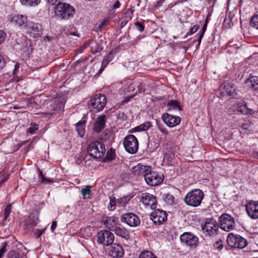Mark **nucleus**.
Here are the masks:
<instances>
[{
	"mask_svg": "<svg viewBox=\"0 0 258 258\" xmlns=\"http://www.w3.org/2000/svg\"><path fill=\"white\" fill-rule=\"evenodd\" d=\"M75 10L70 4L61 2L54 7V15L57 19H68L73 16Z\"/></svg>",
	"mask_w": 258,
	"mask_h": 258,
	"instance_id": "f257e3e1",
	"label": "nucleus"
},
{
	"mask_svg": "<svg viewBox=\"0 0 258 258\" xmlns=\"http://www.w3.org/2000/svg\"><path fill=\"white\" fill-rule=\"evenodd\" d=\"M204 194L200 189H195L189 191L184 198L185 203L191 207L200 206L204 198Z\"/></svg>",
	"mask_w": 258,
	"mask_h": 258,
	"instance_id": "f03ea898",
	"label": "nucleus"
},
{
	"mask_svg": "<svg viewBox=\"0 0 258 258\" xmlns=\"http://www.w3.org/2000/svg\"><path fill=\"white\" fill-rule=\"evenodd\" d=\"M88 152L92 157L99 159L103 157L106 150L104 145L102 142L95 141L91 142L89 145Z\"/></svg>",
	"mask_w": 258,
	"mask_h": 258,
	"instance_id": "7ed1b4c3",
	"label": "nucleus"
},
{
	"mask_svg": "<svg viewBox=\"0 0 258 258\" xmlns=\"http://www.w3.org/2000/svg\"><path fill=\"white\" fill-rule=\"evenodd\" d=\"M220 228L227 232L234 229L235 222L233 217L229 214H223L219 218Z\"/></svg>",
	"mask_w": 258,
	"mask_h": 258,
	"instance_id": "20e7f679",
	"label": "nucleus"
},
{
	"mask_svg": "<svg viewBox=\"0 0 258 258\" xmlns=\"http://www.w3.org/2000/svg\"><path fill=\"white\" fill-rule=\"evenodd\" d=\"M227 242L230 247L233 248H243L247 244L245 239L239 235H234L232 233L228 234Z\"/></svg>",
	"mask_w": 258,
	"mask_h": 258,
	"instance_id": "39448f33",
	"label": "nucleus"
},
{
	"mask_svg": "<svg viewBox=\"0 0 258 258\" xmlns=\"http://www.w3.org/2000/svg\"><path fill=\"white\" fill-rule=\"evenodd\" d=\"M123 146L125 150L130 154H135L137 152L139 148V142L137 138L133 135H129L124 139Z\"/></svg>",
	"mask_w": 258,
	"mask_h": 258,
	"instance_id": "423d86ee",
	"label": "nucleus"
},
{
	"mask_svg": "<svg viewBox=\"0 0 258 258\" xmlns=\"http://www.w3.org/2000/svg\"><path fill=\"white\" fill-rule=\"evenodd\" d=\"M106 103V97L103 94H97L90 99L89 106L97 111L102 110Z\"/></svg>",
	"mask_w": 258,
	"mask_h": 258,
	"instance_id": "0eeeda50",
	"label": "nucleus"
},
{
	"mask_svg": "<svg viewBox=\"0 0 258 258\" xmlns=\"http://www.w3.org/2000/svg\"><path fill=\"white\" fill-rule=\"evenodd\" d=\"M144 178L146 183L151 186L158 185L163 180L162 175L155 171H152L151 167L149 168V171L145 174Z\"/></svg>",
	"mask_w": 258,
	"mask_h": 258,
	"instance_id": "6e6552de",
	"label": "nucleus"
},
{
	"mask_svg": "<svg viewBox=\"0 0 258 258\" xmlns=\"http://www.w3.org/2000/svg\"><path fill=\"white\" fill-rule=\"evenodd\" d=\"M114 236L113 233L108 230H101L97 234L98 243L103 245H109L114 241Z\"/></svg>",
	"mask_w": 258,
	"mask_h": 258,
	"instance_id": "1a4fd4ad",
	"label": "nucleus"
},
{
	"mask_svg": "<svg viewBox=\"0 0 258 258\" xmlns=\"http://www.w3.org/2000/svg\"><path fill=\"white\" fill-rule=\"evenodd\" d=\"M219 224L213 218L207 219L203 229L205 230L210 236H214L218 234Z\"/></svg>",
	"mask_w": 258,
	"mask_h": 258,
	"instance_id": "9d476101",
	"label": "nucleus"
},
{
	"mask_svg": "<svg viewBox=\"0 0 258 258\" xmlns=\"http://www.w3.org/2000/svg\"><path fill=\"white\" fill-rule=\"evenodd\" d=\"M180 238L182 243L192 248H196L198 245V237L191 233L185 232L180 236Z\"/></svg>",
	"mask_w": 258,
	"mask_h": 258,
	"instance_id": "9b49d317",
	"label": "nucleus"
},
{
	"mask_svg": "<svg viewBox=\"0 0 258 258\" xmlns=\"http://www.w3.org/2000/svg\"><path fill=\"white\" fill-rule=\"evenodd\" d=\"M120 220L131 227H137L140 224L138 216L133 213L123 214L120 217Z\"/></svg>",
	"mask_w": 258,
	"mask_h": 258,
	"instance_id": "f8f14e48",
	"label": "nucleus"
},
{
	"mask_svg": "<svg viewBox=\"0 0 258 258\" xmlns=\"http://www.w3.org/2000/svg\"><path fill=\"white\" fill-rule=\"evenodd\" d=\"M220 90L222 97L229 96L234 97L236 93V89L234 84L225 82L220 87Z\"/></svg>",
	"mask_w": 258,
	"mask_h": 258,
	"instance_id": "ddd939ff",
	"label": "nucleus"
},
{
	"mask_svg": "<svg viewBox=\"0 0 258 258\" xmlns=\"http://www.w3.org/2000/svg\"><path fill=\"white\" fill-rule=\"evenodd\" d=\"M150 219L154 223L160 225L167 220V214L165 211L156 209L151 213Z\"/></svg>",
	"mask_w": 258,
	"mask_h": 258,
	"instance_id": "4468645a",
	"label": "nucleus"
},
{
	"mask_svg": "<svg viewBox=\"0 0 258 258\" xmlns=\"http://www.w3.org/2000/svg\"><path fill=\"white\" fill-rule=\"evenodd\" d=\"M42 25L38 23L30 22L28 24V33L34 38L39 37L42 34Z\"/></svg>",
	"mask_w": 258,
	"mask_h": 258,
	"instance_id": "2eb2a0df",
	"label": "nucleus"
},
{
	"mask_svg": "<svg viewBox=\"0 0 258 258\" xmlns=\"http://www.w3.org/2000/svg\"><path fill=\"white\" fill-rule=\"evenodd\" d=\"M245 208L248 215L252 219H258V201H250L246 205Z\"/></svg>",
	"mask_w": 258,
	"mask_h": 258,
	"instance_id": "dca6fc26",
	"label": "nucleus"
},
{
	"mask_svg": "<svg viewBox=\"0 0 258 258\" xmlns=\"http://www.w3.org/2000/svg\"><path fill=\"white\" fill-rule=\"evenodd\" d=\"M164 123L169 127H174L179 124L181 121V118L177 116H173L167 113H164L162 117Z\"/></svg>",
	"mask_w": 258,
	"mask_h": 258,
	"instance_id": "f3484780",
	"label": "nucleus"
},
{
	"mask_svg": "<svg viewBox=\"0 0 258 258\" xmlns=\"http://www.w3.org/2000/svg\"><path fill=\"white\" fill-rule=\"evenodd\" d=\"M141 202L145 205L149 206L152 209L156 207L157 201L156 197L148 192H144L141 196Z\"/></svg>",
	"mask_w": 258,
	"mask_h": 258,
	"instance_id": "a211bd4d",
	"label": "nucleus"
},
{
	"mask_svg": "<svg viewBox=\"0 0 258 258\" xmlns=\"http://www.w3.org/2000/svg\"><path fill=\"white\" fill-rule=\"evenodd\" d=\"M109 255L113 257H120L123 253L124 250L121 245L114 243L111 245L107 250Z\"/></svg>",
	"mask_w": 258,
	"mask_h": 258,
	"instance_id": "6ab92c4d",
	"label": "nucleus"
},
{
	"mask_svg": "<svg viewBox=\"0 0 258 258\" xmlns=\"http://www.w3.org/2000/svg\"><path fill=\"white\" fill-rule=\"evenodd\" d=\"M106 116L101 115L97 117L93 124V130L96 133L100 132L106 126Z\"/></svg>",
	"mask_w": 258,
	"mask_h": 258,
	"instance_id": "aec40b11",
	"label": "nucleus"
},
{
	"mask_svg": "<svg viewBox=\"0 0 258 258\" xmlns=\"http://www.w3.org/2000/svg\"><path fill=\"white\" fill-rule=\"evenodd\" d=\"M102 223L109 231H113L118 224V221L114 217H104L102 220Z\"/></svg>",
	"mask_w": 258,
	"mask_h": 258,
	"instance_id": "412c9836",
	"label": "nucleus"
},
{
	"mask_svg": "<svg viewBox=\"0 0 258 258\" xmlns=\"http://www.w3.org/2000/svg\"><path fill=\"white\" fill-rule=\"evenodd\" d=\"M150 166L143 165L141 164H138L137 165L133 167L132 169V173L137 176L143 175L145 177V174L148 171H149Z\"/></svg>",
	"mask_w": 258,
	"mask_h": 258,
	"instance_id": "4be33fe9",
	"label": "nucleus"
},
{
	"mask_svg": "<svg viewBox=\"0 0 258 258\" xmlns=\"http://www.w3.org/2000/svg\"><path fill=\"white\" fill-rule=\"evenodd\" d=\"M113 231L114 232L116 235L120 236L125 239H128L130 238V233L128 230L122 227L120 224H117Z\"/></svg>",
	"mask_w": 258,
	"mask_h": 258,
	"instance_id": "5701e85b",
	"label": "nucleus"
},
{
	"mask_svg": "<svg viewBox=\"0 0 258 258\" xmlns=\"http://www.w3.org/2000/svg\"><path fill=\"white\" fill-rule=\"evenodd\" d=\"M245 84L247 87L252 89L254 90L258 91V77L255 76H250L245 81Z\"/></svg>",
	"mask_w": 258,
	"mask_h": 258,
	"instance_id": "b1692460",
	"label": "nucleus"
},
{
	"mask_svg": "<svg viewBox=\"0 0 258 258\" xmlns=\"http://www.w3.org/2000/svg\"><path fill=\"white\" fill-rule=\"evenodd\" d=\"M50 105L54 111L60 110L63 107L64 100L62 98H54L51 101Z\"/></svg>",
	"mask_w": 258,
	"mask_h": 258,
	"instance_id": "393cba45",
	"label": "nucleus"
},
{
	"mask_svg": "<svg viewBox=\"0 0 258 258\" xmlns=\"http://www.w3.org/2000/svg\"><path fill=\"white\" fill-rule=\"evenodd\" d=\"M27 17L22 15H11L10 17L11 22L14 24L21 26L26 22Z\"/></svg>",
	"mask_w": 258,
	"mask_h": 258,
	"instance_id": "a878e982",
	"label": "nucleus"
},
{
	"mask_svg": "<svg viewBox=\"0 0 258 258\" xmlns=\"http://www.w3.org/2000/svg\"><path fill=\"white\" fill-rule=\"evenodd\" d=\"M38 221V218L37 216L34 214H31L26 220V224L28 226L33 227L36 225Z\"/></svg>",
	"mask_w": 258,
	"mask_h": 258,
	"instance_id": "bb28decb",
	"label": "nucleus"
},
{
	"mask_svg": "<svg viewBox=\"0 0 258 258\" xmlns=\"http://www.w3.org/2000/svg\"><path fill=\"white\" fill-rule=\"evenodd\" d=\"M86 121L79 122L76 124V130L81 137H83L85 133V126Z\"/></svg>",
	"mask_w": 258,
	"mask_h": 258,
	"instance_id": "cd10ccee",
	"label": "nucleus"
},
{
	"mask_svg": "<svg viewBox=\"0 0 258 258\" xmlns=\"http://www.w3.org/2000/svg\"><path fill=\"white\" fill-rule=\"evenodd\" d=\"M91 188L90 185H86L85 187L81 190V194L82 195L83 199H90L91 197Z\"/></svg>",
	"mask_w": 258,
	"mask_h": 258,
	"instance_id": "c85d7f7f",
	"label": "nucleus"
},
{
	"mask_svg": "<svg viewBox=\"0 0 258 258\" xmlns=\"http://www.w3.org/2000/svg\"><path fill=\"white\" fill-rule=\"evenodd\" d=\"M151 126V124L150 122H146L140 125L137 126L131 130V132H135L137 131H142L148 130Z\"/></svg>",
	"mask_w": 258,
	"mask_h": 258,
	"instance_id": "c756f323",
	"label": "nucleus"
},
{
	"mask_svg": "<svg viewBox=\"0 0 258 258\" xmlns=\"http://www.w3.org/2000/svg\"><path fill=\"white\" fill-rule=\"evenodd\" d=\"M167 106L169 107L168 110H178L181 109V106L177 100H170L167 103Z\"/></svg>",
	"mask_w": 258,
	"mask_h": 258,
	"instance_id": "7c9ffc66",
	"label": "nucleus"
},
{
	"mask_svg": "<svg viewBox=\"0 0 258 258\" xmlns=\"http://www.w3.org/2000/svg\"><path fill=\"white\" fill-rule=\"evenodd\" d=\"M139 258H157L155 255L149 250L142 251L139 256Z\"/></svg>",
	"mask_w": 258,
	"mask_h": 258,
	"instance_id": "2f4dec72",
	"label": "nucleus"
},
{
	"mask_svg": "<svg viewBox=\"0 0 258 258\" xmlns=\"http://www.w3.org/2000/svg\"><path fill=\"white\" fill-rule=\"evenodd\" d=\"M130 200V197H123L117 200V203L118 206H124Z\"/></svg>",
	"mask_w": 258,
	"mask_h": 258,
	"instance_id": "473e14b6",
	"label": "nucleus"
},
{
	"mask_svg": "<svg viewBox=\"0 0 258 258\" xmlns=\"http://www.w3.org/2000/svg\"><path fill=\"white\" fill-rule=\"evenodd\" d=\"M39 176L41 180V182L45 184L53 183V181L52 179L45 177L43 174L42 172L39 170Z\"/></svg>",
	"mask_w": 258,
	"mask_h": 258,
	"instance_id": "72a5a7b5",
	"label": "nucleus"
},
{
	"mask_svg": "<svg viewBox=\"0 0 258 258\" xmlns=\"http://www.w3.org/2000/svg\"><path fill=\"white\" fill-rule=\"evenodd\" d=\"M39 0H21V3L25 6H32L38 4Z\"/></svg>",
	"mask_w": 258,
	"mask_h": 258,
	"instance_id": "f704fd0d",
	"label": "nucleus"
},
{
	"mask_svg": "<svg viewBox=\"0 0 258 258\" xmlns=\"http://www.w3.org/2000/svg\"><path fill=\"white\" fill-rule=\"evenodd\" d=\"M106 157L109 161H112L114 159L115 157V150H113L112 148L110 149V150L107 152Z\"/></svg>",
	"mask_w": 258,
	"mask_h": 258,
	"instance_id": "c9c22d12",
	"label": "nucleus"
},
{
	"mask_svg": "<svg viewBox=\"0 0 258 258\" xmlns=\"http://www.w3.org/2000/svg\"><path fill=\"white\" fill-rule=\"evenodd\" d=\"M250 25L252 27L258 29V14L254 15L251 18Z\"/></svg>",
	"mask_w": 258,
	"mask_h": 258,
	"instance_id": "e433bc0d",
	"label": "nucleus"
},
{
	"mask_svg": "<svg viewBox=\"0 0 258 258\" xmlns=\"http://www.w3.org/2000/svg\"><path fill=\"white\" fill-rule=\"evenodd\" d=\"M117 204L115 198H110V203L108 205V209L109 211H112L115 209V206Z\"/></svg>",
	"mask_w": 258,
	"mask_h": 258,
	"instance_id": "4c0bfd02",
	"label": "nucleus"
},
{
	"mask_svg": "<svg viewBox=\"0 0 258 258\" xmlns=\"http://www.w3.org/2000/svg\"><path fill=\"white\" fill-rule=\"evenodd\" d=\"M22 255H20V253L16 250H11L8 252L7 258H22Z\"/></svg>",
	"mask_w": 258,
	"mask_h": 258,
	"instance_id": "58836bf2",
	"label": "nucleus"
},
{
	"mask_svg": "<svg viewBox=\"0 0 258 258\" xmlns=\"http://www.w3.org/2000/svg\"><path fill=\"white\" fill-rule=\"evenodd\" d=\"M200 27L199 25H195L192 27H191L189 30L187 32L186 35L184 36V38H186L189 35H191L194 33H195L199 29Z\"/></svg>",
	"mask_w": 258,
	"mask_h": 258,
	"instance_id": "ea45409f",
	"label": "nucleus"
},
{
	"mask_svg": "<svg viewBox=\"0 0 258 258\" xmlns=\"http://www.w3.org/2000/svg\"><path fill=\"white\" fill-rule=\"evenodd\" d=\"M12 210V205L9 204L6 207L4 211V221H6L9 217Z\"/></svg>",
	"mask_w": 258,
	"mask_h": 258,
	"instance_id": "a19ab883",
	"label": "nucleus"
},
{
	"mask_svg": "<svg viewBox=\"0 0 258 258\" xmlns=\"http://www.w3.org/2000/svg\"><path fill=\"white\" fill-rule=\"evenodd\" d=\"M174 197L170 194H167L166 195L165 200L169 204H173L174 203Z\"/></svg>",
	"mask_w": 258,
	"mask_h": 258,
	"instance_id": "79ce46f5",
	"label": "nucleus"
},
{
	"mask_svg": "<svg viewBox=\"0 0 258 258\" xmlns=\"http://www.w3.org/2000/svg\"><path fill=\"white\" fill-rule=\"evenodd\" d=\"M9 242H5L0 248V258H2L3 254L7 251V247L8 246Z\"/></svg>",
	"mask_w": 258,
	"mask_h": 258,
	"instance_id": "37998d69",
	"label": "nucleus"
},
{
	"mask_svg": "<svg viewBox=\"0 0 258 258\" xmlns=\"http://www.w3.org/2000/svg\"><path fill=\"white\" fill-rule=\"evenodd\" d=\"M242 107H243L242 108H241V109L239 108L238 110L239 111L241 112L242 114H247L250 113V112L251 111V110L248 109V108L247 107V105L246 104H244V105H243Z\"/></svg>",
	"mask_w": 258,
	"mask_h": 258,
	"instance_id": "c03bdc74",
	"label": "nucleus"
},
{
	"mask_svg": "<svg viewBox=\"0 0 258 258\" xmlns=\"http://www.w3.org/2000/svg\"><path fill=\"white\" fill-rule=\"evenodd\" d=\"M38 125L36 124L31 123L30 126L28 128V132L31 134L35 133L38 130Z\"/></svg>",
	"mask_w": 258,
	"mask_h": 258,
	"instance_id": "a18cd8bd",
	"label": "nucleus"
},
{
	"mask_svg": "<svg viewBox=\"0 0 258 258\" xmlns=\"http://www.w3.org/2000/svg\"><path fill=\"white\" fill-rule=\"evenodd\" d=\"M114 56V52L113 51H110L108 55L107 56L106 58L103 60V63L107 61V63H109L110 62L112 59L113 58Z\"/></svg>",
	"mask_w": 258,
	"mask_h": 258,
	"instance_id": "49530a36",
	"label": "nucleus"
},
{
	"mask_svg": "<svg viewBox=\"0 0 258 258\" xmlns=\"http://www.w3.org/2000/svg\"><path fill=\"white\" fill-rule=\"evenodd\" d=\"M135 25L137 30L140 31V32H143L145 29V26L143 23H141L139 22H136L135 23Z\"/></svg>",
	"mask_w": 258,
	"mask_h": 258,
	"instance_id": "de8ad7c7",
	"label": "nucleus"
},
{
	"mask_svg": "<svg viewBox=\"0 0 258 258\" xmlns=\"http://www.w3.org/2000/svg\"><path fill=\"white\" fill-rule=\"evenodd\" d=\"M45 228H44L43 230H40V229H36L35 232H34V236L36 238H39L41 236L42 234L43 233V232L45 231Z\"/></svg>",
	"mask_w": 258,
	"mask_h": 258,
	"instance_id": "09e8293b",
	"label": "nucleus"
},
{
	"mask_svg": "<svg viewBox=\"0 0 258 258\" xmlns=\"http://www.w3.org/2000/svg\"><path fill=\"white\" fill-rule=\"evenodd\" d=\"M62 0H47V2L52 6H56L58 3H61Z\"/></svg>",
	"mask_w": 258,
	"mask_h": 258,
	"instance_id": "8fccbe9b",
	"label": "nucleus"
},
{
	"mask_svg": "<svg viewBox=\"0 0 258 258\" xmlns=\"http://www.w3.org/2000/svg\"><path fill=\"white\" fill-rule=\"evenodd\" d=\"M6 62L4 57L0 54V68L3 69L6 66Z\"/></svg>",
	"mask_w": 258,
	"mask_h": 258,
	"instance_id": "3c124183",
	"label": "nucleus"
},
{
	"mask_svg": "<svg viewBox=\"0 0 258 258\" xmlns=\"http://www.w3.org/2000/svg\"><path fill=\"white\" fill-rule=\"evenodd\" d=\"M137 86L138 88V92L139 93L145 92V89L143 88L144 86L141 83H139V84Z\"/></svg>",
	"mask_w": 258,
	"mask_h": 258,
	"instance_id": "603ef678",
	"label": "nucleus"
},
{
	"mask_svg": "<svg viewBox=\"0 0 258 258\" xmlns=\"http://www.w3.org/2000/svg\"><path fill=\"white\" fill-rule=\"evenodd\" d=\"M19 68H20L19 63H18V62L16 63V64L15 65V68L13 71V75H14V77H15L16 76V75L17 74Z\"/></svg>",
	"mask_w": 258,
	"mask_h": 258,
	"instance_id": "864d4df0",
	"label": "nucleus"
},
{
	"mask_svg": "<svg viewBox=\"0 0 258 258\" xmlns=\"http://www.w3.org/2000/svg\"><path fill=\"white\" fill-rule=\"evenodd\" d=\"M137 93V92L135 94H133L132 95H131V96H127L126 97H125L122 101V103H127L128 102L131 98H132L133 97H134L135 96V95Z\"/></svg>",
	"mask_w": 258,
	"mask_h": 258,
	"instance_id": "5fc2aeb1",
	"label": "nucleus"
},
{
	"mask_svg": "<svg viewBox=\"0 0 258 258\" xmlns=\"http://www.w3.org/2000/svg\"><path fill=\"white\" fill-rule=\"evenodd\" d=\"M5 38V33L2 31H0V44L4 42Z\"/></svg>",
	"mask_w": 258,
	"mask_h": 258,
	"instance_id": "6e6d98bb",
	"label": "nucleus"
},
{
	"mask_svg": "<svg viewBox=\"0 0 258 258\" xmlns=\"http://www.w3.org/2000/svg\"><path fill=\"white\" fill-rule=\"evenodd\" d=\"M136 86H137V85H136L134 83L131 84L128 87V91L129 92L134 91L135 90V88Z\"/></svg>",
	"mask_w": 258,
	"mask_h": 258,
	"instance_id": "4d7b16f0",
	"label": "nucleus"
},
{
	"mask_svg": "<svg viewBox=\"0 0 258 258\" xmlns=\"http://www.w3.org/2000/svg\"><path fill=\"white\" fill-rule=\"evenodd\" d=\"M207 21L206 20L205 22V23H204V25L202 28V31H201V34H203V35H204V33L206 30V29H207Z\"/></svg>",
	"mask_w": 258,
	"mask_h": 258,
	"instance_id": "13d9d810",
	"label": "nucleus"
},
{
	"mask_svg": "<svg viewBox=\"0 0 258 258\" xmlns=\"http://www.w3.org/2000/svg\"><path fill=\"white\" fill-rule=\"evenodd\" d=\"M215 247H216L218 249H219V250H221V249L223 248V245L222 243H220L219 242H217L216 243V244H215Z\"/></svg>",
	"mask_w": 258,
	"mask_h": 258,
	"instance_id": "bf43d9fd",
	"label": "nucleus"
},
{
	"mask_svg": "<svg viewBox=\"0 0 258 258\" xmlns=\"http://www.w3.org/2000/svg\"><path fill=\"white\" fill-rule=\"evenodd\" d=\"M56 225H57V223L55 221H53L52 222V224L51 225V230L52 232H53L54 230H55V229L56 228Z\"/></svg>",
	"mask_w": 258,
	"mask_h": 258,
	"instance_id": "052dcab7",
	"label": "nucleus"
},
{
	"mask_svg": "<svg viewBox=\"0 0 258 258\" xmlns=\"http://www.w3.org/2000/svg\"><path fill=\"white\" fill-rule=\"evenodd\" d=\"M159 129L161 133H162L163 134H164L165 135H168V131L166 128H165L164 127H159Z\"/></svg>",
	"mask_w": 258,
	"mask_h": 258,
	"instance_id": "680f3d73",
	"label": "nucleus"
},
{
	"mask_svg": "<svg viewBox=\"0 0 258 258\" xmlns=\"http://www.w3.org/2000/svg\"><path fill=\"white\" fill-rule=\"evenodd\" d=\"M125 114L123 112H118L117 113V117L120 119H123Z\"/></svg>",
	"mask_w": 258,
	"mask_h": 258,
	"instance_id": "e2e57ef3",
	"label": "nucleus"
},
{
	"mask_svg": "<svg viewBox=\"0 0 258 258\" xmlns=\"http://www.w3.org/2000/svg\"><path fill=\"white\" fill-rule=\"evenodd\" d=\"M120 7V3L118 1L115 2V4L113 6V8L114 9H117Z\"/></svg>",
	"mask_w": 258,
	"mask_h": 258,
	"instance_id": "0e129e2a",
	"label": "nucleus"
},
{
	"mask_svg": "<svg viewBox=\"0 0 258 258\" xmlns=\"http://www.w3.org/2000/svg\"><path fill=\"white\" fill-rule=\"evenodd\" d=\"M108 24V21L107 20H104L99 25V27L100 28H102V27H103L104 26L106 25L107 24Z\"/></svg>",
	"mask_w": 258,
	"mask_h": 258,
	"instance_id": "69168bd1",
	"label": "nucleus"
},
{
	"mask_svg": "<svg viewBox=\"0 0 258 258\" xmlns=\"http://www.w3.org/2000/svg\"><path fill=\"white\" fill-rule=\"evenodd\" d=\"M203 36H204V35L201 34H200L199 35V37H198V39H197V41H198V42H199V45L200 44V43H201V41H202V38H203Z\"/></svg>",
	"mask_w": 258,
	"mask_h": 258,
	"instance_id": "338daca9",
	"label": "nucleus"
},
{
	"mask_svg": "<svg viewBox=\"0 0 258 258\" xmlns=\"http://www.w3.org/2000/svg\"><path fill=\"white\" fill-rule=\"evenodd\" d=\"M12 108L14 109H23L24 108L22 106H18V105H14L13 106H12L11 107Z\"/></svg>",
	"mask_w": 258,
	"mask_h": 258,
	"instance_id": "774afa93",
	"label": "nucleus"
}]
</instances>
